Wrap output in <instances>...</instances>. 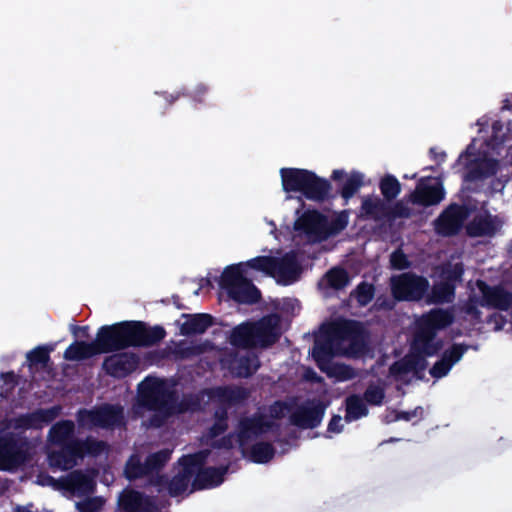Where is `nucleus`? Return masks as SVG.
<instances>
[{
	"label": "nucleus",
	"mask_w": 512,
	"mask_h": 512,
	"mask_svg": "<svg viewBox=\"0 0 512 512\" xmlns=\"http://www.w3.org/2000/svg\"><path fill=\"white\" fill-rule=\"evenodd\" d=\"M274 425L273 421L267 420L266 416L246 418L239 424L238 442L245 453L247 445L254 437L268 431Z\"/></svg>",
	"instance_id": "6ab92c4d"
},
{
	"label": "nucleus",
	"mask_w": 512,
	"mask_h": 512,
	"mask_svg": "<svg viewBox=\"0 0 512 512\" xmlns=\"http://www.w3.org/2000/svg\"><path fill=\"white\" fill-rule=\"evenodd\" d=\"M348 224V216L342 213L336 217L332 226L327 228L325 220L315 211L304 213L295 222L297 236L302 237L307 242H317L325 239L331 234H336L343 230Z\"/></svg>",
	"instance_id": "6e6552de"
},
{
	"label": "nucleus",
	"mask_w": 512,
	"mask_h": 512,
	"mask_svg": "<svg viewBox=\"0 0 512 512\" xmlns=\"http://www.w3.org/2000/svg\"><path fill=\"white\" fill-rule=\"evenodd\" d=\"M198 454H201L202 457H200L198 469L195 473L196 476L193 482V489L211 488L222 483L226 468L201 470L200 466L206 457V453L199 452Z\"/></svg>",
	"instance_id": "5701e85b"
},
{
	"label": "nucleus",
	"mask_w": 512,
	"mask_h": 512,
	"mask_svg": "<svg viewBox=\"0 0 512 512\" xmlns=\"http://www.w3.org/2000/svg\"><path fill=\"white\" fill-rule=\"evenodd\" d=\"M462 273L463 267L459 262L450 263L442 268L440 281L433 287L432 293L429 295V302H450L454 296V285L460 280Z\"/></svg>",
	"instance_id": "9b49d317"
},
{
	"label": "nucleus",
	"mask_w": 512,
	"mask_h": 512,
	"mask_svg": "<svg viewBox=\"0 0 512 512\" xmlns=\"http://www.w3.org/2000/svg\"><path fill=\"white\" fill-rule=\"evenodd\" d=\"M66 487L74 496H83L92 493L95 489V482L92 476L75 471L62 479Z\"/></svg>",
	"instance_id": "a878e982"
},
{
	"label": "nucleus",
	"mask_w": 512,
	"mask_h": 512,
	"mask_svg": "<svg viewBox=\"0 0 512 512\" xmlns=\"http://www.w3.org/2000/svg\"><path fill=\"white\" fill-rule=\"evenodd\" d=\"M286 411V407L281 403H275L270 407V417L272 418H280L284 416Z\"/></svg>",
	"instance_id": "49530a36"
},
{
	"label": "nucleus",
	"mask_w": 512,
	"mask_h": 512,
	"mask_svg": "<svg viewBox=\"0 0 512 512\" xmlns=\"http://www.w3.org/2000/svg\"><path fill=\"white\" fill-rule=\"evenodd\" d=\"M341 422L342 418L340 416H335L329 423L328 430L332 432H340L341 431Z\"/></svg>",
	"instance_id": "09e8293b"
},
{
	"label": "nucleus",
	"mask_w": 512,
	"mask_h": 512,
	"mask_svg": "<svg viewBox=\"0 0 512 512\" xmlns=\"http://www.w3.org/2000/svg\"><path fill=\"white\" fill-rule=\"evenodd\" d=\"M281 334L280 318L270 315L255 324H241L231 334L230 342L237 347H266Z\"/></svg>",
	"instance_id": "0eeeda50"
},
{
	"label": "nucleus",
	"mask_w": 512,
	"mask_h": 512,
	"mask_svg": "<svg viewBox=\"0 0 512 512\" xmlns=\"http://www.w3.org/2000/svg\"><path fill=\"white\" fill-rule=\"evenodd\" d=\"M422 412V410L419 408V409H416L412 412H403L398 418H401V419H405V420H410L412 419L413 417L416 416L417 412Z\"/></svg>",
	"instance_id": "3c124183"
},
{
	"label": "nucleus",
	"mask_w": 512,
	"mask_h": 512,
	"mask_svg": "<svg viewBox=\"0 0 512 512\" xmlns=\"http://www.w3.org/2000/svg\"><path fill=\"white\" fill-rule=\"evenodd\" d=\"M27 357L32 364H44L49 359L48 352L40 347L32 350Z\"/></svg>",
	"instance_id": "79ce46f5"
},
{
	"label": "nucleus",
	"mask_w": 512,
	"mask_h": 512,
	"mask_svg": "<svg viewBox=\"0 0 512 512\" xmlns=\"http://www.w3.org/2000/svg\"><path fill=\"white\" fill-rule=\"evenodd\" d=\"M169 458L170 452L168 450H163L150 455L147 458L145 465H142L138 455H133L126 464L125 475L129 479L141 477L164 465Z\"/></svg>",
	"instance_id": "f3484780"
},
{
	"label": "nucleus",
	"mask_w": 512,
	"mask_h": 512,
	"mask_svg": "<svg viewBox=\"0 0 512 512\" xmlns=\"http://www.w3.org/2000/svg\"><path fill=\"white\" fill-rule=\"evenodd\" d=\"M0 458L12 465H19L25 461L26 455L22 448L19 451H14V448L8 445L5 439H0Z\"/></svg>",
	"instance_id": "473e14b6"
},
{
	"label": "nucleus",
	"mask_w": 512,
	"mask_h": 512,
	"mask_svg": "<svg viewBox=\"0 0 512 512\" xmlns=\"http://www.w3.org/2000/svg\"><path fill=\"white\" fill-rule=\"evenodd\" d=\"M502 220L485 210L478 211L467 225V233L473 237L492 236L502 226Z\"/></svg>",
	"instance_id": "a211bd4d"
},
{
	"label": "nucleus",
	"mask_w": 512,
	"mask_h": 512,
	"mask_svg": "<svg viewBox=\"0 0 512 512\" xmlns=\"http://www.w3.org/2000/svg\"><path fill=\"white\" fill-rule=\"evenodd\" d=\"M133 410L136 415L146 419L144 424L159 426L175 410L168 384L164 380L147 377L138 386Z\"/></svg>",
	"instance_id": "423d86ee"
},
{
	"label": "nucleus",
	"mask_w": 512,
	"mask_h": 512,
	"mask_svg": "<svg viewBox=\"0 0 512 512\" xmlns=\"http://www.w3.org/2000/svg\"><path fill=\"white\" fill-rule=\"evenodd\" d=\"M138 365V358L133 353H117L107 357L103 363L105 371L115 377H124L133 372Z\"/></svg>",
	"instance_id": "aec40b11"
},
{
	"label": "nucleus",
	"mask_w": 512,
	"mask_h": 512,
	"mask_svg": "<svg viewBox=\"0 0 512 512\" xmlns=\"http://www.w3.org/2000/svg\"><path fill=\"white\" fill-rule=\"evenodd\" d=\"M412 212L404 202H398L393 209V217H409Z\"/></svg>",
	"instance_id": "c03bdc74"
},
{
	"label": "nucleus",
	"mask_w": 512,
	"mask_h": 512,
	"mask_svg": "<svg viewBox=\"0 0 512 512\" xmlns=\"http://www.w3.org/2000/svg\"><path fill=\"white\" fill-rule=\"evenodd\" d=\"M383 397V390L376 386L369 387L365 392V399L371 404H380Z\"/></svg>",
	"instance_id": "a19ab883"
},
{
	"label": "nucleus",
	"mask_w": 512,
	"mask_h": 512,
	"mask_svg": "<svg viewBox=\"0 0 512 512\" xmlns=\"http://www.w3.org/2000/svg\"><path fill=\"white\" fill-rule=\"evenodd\" d=\"M212 324V318L208 314H199L188 317L185 322L182 323L180 331L183 335L201 334L210 327Z\"/></svg>",
	"instance_id": "7c9ffc66"
},
{
	"label": "nucleus",
	"mask_w": 512,
	"mask_h": 512,
	"mask_svg": "<svg viewBox=\"0 0 512 512\" xmlns=\"http://www.w3.org/2000/svg\"><path fill=\"white\" fill-rule=\"evenodd\" d=\"M274 451L269 444L258 443L252 446L250 458L257 463H265L273 457Z\"/></svg>",
	"instance_id": "c9c22d12"
},
{
	"label": "nucleus",
	"mask_w": 512,
	"mask_h": 512,
	"mask_svg": "<svg viewBox=\"0 0 512 512\" xmlns=\"http://www.w3.org/2000/svg\"><path fill=\"white\" fill-rule=\"evenodd\" d=\"M36 482L42 486L58 487V481L48 475H39Z\"/></svg>",
	"instance_id": "de8ad7c7"
},
{
	"label": "nucleus",
	"mask_w": 512,
	"mask_h": 512,
	"mask_svg": "<svg viewBox=\"0 0 512 512\" xmlns=\"http://www.w3.org/2000/svg\"><path fill=\"white\" fill-rule=\"evenodd\" d=\"M445 197L443 184L438 179L422 178L409 195V202L420 206L438 205Z\"/></svg>",
	"instance_id": "4468645a"
},
{
	"label": "nucleus",
	"mask_w": 512,
	"mask_h": 512,
	"mask_svg": "<svg viewBox=\"0 0 512 512\" xmlns=\"http://www.w3.org/2000/svg\"><path fill=\"white\" fill-rule=\"evenodd\" d=\"M141 332L135 330L134 323H120L102 327L96 336V344L100 353H107L136 346L141 342Z\"/></svg>",
	"instance_id": "9d476101"
},
{
	"label": "nucleus",
	"mask_w": 512,
	"mask_h": 512,
	"mask_svg": "<svg viewBox=\"0 0 512 512\" xmlns=\"http://www.w3.org/2000/svg\"><path fill=\"white\" fill-rule=\"evenodd\" d=\"M119 506L125 512H156L155 506L148 498L138 492L125 490L119 497Z\"/></svg>",
	"instance_id": "393cba45"
},
{
	"label": "nucleus",
	"mask_w": 512,
	"mask_h": 512,
	"mask_svg": "<svg viewBox=\"0 0 512 512\" xmlns=\"http://www.w3.org/2000/svg\"><path fill=\"white\" fill-rule=\"evenodd\" d=\"M346 419L356 420L367 414V408L358 396H351L346 401Z\"/></svg>",
	"instance_id": "f704fd0d"
},
{
	"label": "nucleus",
	"mask_w": 512,
	"mask_h": 512,
	"mask_svg": "<svg viewBox=\"0 0 512 512\" xmlns=\"http://www.w3.org/2000/svg\"><path fill=\"white\" fill-rule=\"evenodd\" d=\"M134 328L135 330L141 332V342L135 343L136 346L150 345L161 340L165 336V331L161 327L146 329L140 323H134Z\"/></svg>",
	"instance_id": "2f4dec72"
},
{
	"label": "nucleus",
	"mask_w": 512,
	"mask_h": 512,
	"mask_svg": "<svg viewBox=\"0 0 512 512\" xmlns=\"http://www.w3.org/2000/svg\"><path fill=\"white\" fill-rule=\"evenodd\" d=\"M510 132L508 124L495 121L488 139L482 137L472 141L457 163V166H464L467 169L465 179L473 180L495 174L499 166L498 158L503 151L510 152L512 159V147L506 149L504 146V143L511 138Z\"/></svg>",
	"instance_id": "20e7f679"
},
{
	"label": "nucleus",
	"mask_w": 512,
	"mask_h": 512,
	"mask_svg": "<svg viewBox=\"0 0 512 512\" xmlns=\"http://www.w3.org/2000/svg\"><path fill=\"white\" fill-rule=\"evenodd\" d=\"M465 351L466 348L464 346L453 345L449 350L445 351L442 359L431 368L430 374L435 378L445 376L451 367L461 359Z\"/></svg>",
	"instance_id": "bb28decb"
},
{
	"label": "nucleus",
	"mask_w": 512,
	"mask_h": 512,
	"mask_svg": "<svg viewBox=\"0 0 512 512\" xmlns=\"http://www.w3.org/2000/svg\"><path fill=\"white\" fill-rule=\"evenodd\" d=\"M247 268L270 275L282 284L295 281L300 273L294 253H289L280 260L263 256L228 267L222 275V285L234 300L241 303H253L259 298L258 290L244 276Z\"/></svg>",
	"instance_id": "f257e3e1"
},
{
	"label": "nucleus",
	"mask_w": 512,
	"mask_h": 512,
	"mask_svg": "<svg viewBox=\"0 0 512 512\" xmlns=\"http://www.w3.org/2000/svg\"><path fill=\"white\" fill-rule=\"evenodd\" d=\"M281 178L286 192L299 191L313 200L322 199L327 192V183L307 170L283 168Z\"/></svg>",
	"instance_id": "1a4fd4ad"
},
{
	"label": "nucleus",
	"mask_w": 512,
	"mask_h": 512,
	"mask_svg": "<svg viewBox=\"0 0 512 512\" xmlns=\"http://www.w3.org/2000/svg\"><path fill=\"white\" fill-rule=\"evenodd\" d=\"M222 362L232 374L239 377H247L254 373L259 367V361L256 355L246 350L238 352L234 358L224 359Z\"/></svg>",
	"instance_id": "412c9836"
},
{
	"label": "nucleus",
	"mask_w": 512,
	"mask_h": 512,
	"mask_svg": "<svg viewBox=\"0 0 512 512\" xmlns=\"http://www.w3.org/2000/svg\"><path fill=\"white\" fill-rule=\"evenodd\" d=\"M344 175L343 171H334L333 177L334 179H340Z\"/></svg>",
	"instance_id": "603ef678"
},
{
	"label": "nucleus",
	"mask_w": 512,
	"mask_h": 512,
	"mask_svg": "<svg viewBox=\"0 0 512 512\" xmlns=\"http://www.w3.org/2000/svg\"><path fill=\"white\" fill-rule=\"evenodd\" d=\"M217 395L225 400L232 401L234 399V390L231 389H217Z\"/></svg>",
	"instance_id": "8fccbe9b"
},
{
	"label": "nucleus",
	"mask_w": 512,
	"mask_h": 512,
	"mask_svg": "<svg viewBox=\"0 0 512 512\" xmlns=\"http://www.w3.org/2000/svg\"><path fill=\"white\" fill-rule=\"evenodd\" d=\"M365 342L359 333V326L352 322L335 324L327 344H323L321 337H317L312 355L319 368L329 377L337 381H346L355 376V372L347 365L331 362L333 355H346L358 357L363 354Z\"/></svg>",
	"instance_id": "7ed1b4c3"
},
{
	"label": "nucleus",
	"mask_w": 512,
	"mask_h": 512,
	"mask_svg": "<svg viewBox=\"0 0 512 512\" xmlns=\"http://www.w3.org/2000/svg\"><path fill=\"white\" fill-rule=\"evenodd\" d=\"M217 417H218V420L215 423V425L213 426V428L211 429V437L217 436L219 433L223 432L227 427V425L225 424L224 413H222L221 415H219Z\"/></svg>",
	"instance_id": "a18cd8bd"
},
{
	"label": "nucleus",
	"mask_w": 512,
	"mask_h": 512,
	"mask_svg": "<svg viewBox=\"0 0 512 512\" xmlns=\"http://www.w3.org/2000/svg\"><path fill=\"white\" fill-rule=\"evenodd\" d=\"M477 286L483 295V304L498 308L508 309L512 304V294L502 287H488L484 282H477Z\"/></svg>",
	"instance_id": "4be33fe9"
},
{
	"label": "nucleus",
	"mask_w": 512,
	"mask_h": 512,
	"mask_svg": "<svg viewBox=\"0 0 512 512\" xmlns=\"http://www.w3.org/2000/svg\"><path fill=\"white\" fill-rule=\"evenodd\" d=\"M469 214L466 207L451 205L435 221V230L445 236L455 234Z\"/></svg>",
	"instance_id": "dca6fc26"
},
{
	"label": "nucleus",
	"mask_w": 512,
	"mask_h": 512,
	"mask_svg": "<svg viewBox=\"0 0 512 512\" xmlns=\"http://www.w3.org/2000/svg\"><path fill=\"white\" fill-rule=\"evenodd\" d=\"M388 214L386 204L378 197L366 196L362 199L360 215L362 217L381 220Z\"/></svg>",
	"instance_id": "c85d7f7f"
},
{
	"label": "nucleus",
	"mask_w": 512,
	"mask_h": 512,
	"mask_svg": "<svg viewBox=\"0 0 512 512\" xmlns=\"http://www.w3.org/2000/svg\"><path fill=\"white\" fill-rule=\"evenodd\" d=\"M74 424L71 421H62L55 424L49 433V440L52 444L62 447L59 452L49 453V465L52 468L68 470L74 467L77 459L84 455H98L106 450L101 441L87 439L85 442L72 440Z\"/></svg>",
	"instance_id": "39448f33"
},
{
	"label": "nucleus",
	"mask_w": 512,
	"mask_h": 512,
	"mask_svg": "<svg viewBox=\"0 0 512 512\" xmlns=\"http://www.w3.org/2000/svg\"><path fill=\"white\" fill-rule=\"evenodd\" d=\"M200 457H202L201 454H194L180 460L178 473L168 484V491L171 495L177 496L193 490H189V486L198 469Z\"/></svg>",
	"instance_id": "2eb2a0df"
},
{
	"label": "nucleus",
	"mask_w": 512,
	"mask_h": 512,
	"mask_svg": "<svg viewBox=\"0 0 512 512\" xmlns=\"http://www.w3.org/2000/svg\"><path fill=\"white\" fill-rule=\"evenodd\" d=\"M453 320L454 316L448 310L436 309L424 315L413 343V350L418 355H408L395 363L390 368V377L403 384L418 378L419 373L424 371L427 366L424 357L434 355L442 347L439 341H434L436 332L451 325Z\"/></svg>",
	"instance_id": "f03ea898"
},
{
	"label": "nucleus",
	"mask_w": 512,
	"mask_h": 512,
	"mask_svg": "<svg viewBox=\"0 0 512 512\" xmlns=\"http://www.w3.org/2000/svg\"><path fill=\"white\" fill-rule=\"evenodd\" d=\"M392 292L399 300H418L426 292L429 284L422 277L402 274L391 279Z\"/></svg>",
	"instance_id": "ddd939ff"
},
{
	"label": "nucleus",
	"mask_w": 512,
	"mask_h": 512,
	"mask_svg": "<svg viewBox=\"0 0 512 512\" xmlns=\"http://www.w3.org/2000/svg\"><path fill=\"white\" fill-rule=\"evenodd\" d=\"M364 176L361 173L353 172L346 176L342 185V196L345 199L351 198L363 185Z\"/></svg>",
	"instance_id": "72a5a7b5"
},
{
	"label": "nucleus",
	"mask_w": 512,
	"mask_h": 512,
	"mask_svg": "<svg viewBox=\"0 0 512 512\" xmlns=\"http://www.w3.org/2000/svg\"><path fill=\"white\" fill-rule=\"evenodd\" d=\"M59 411V407L39 410L30 415L19 418L17 420V426L23 428H40L55 419L59 415Z\"/></svg>",
	"instance_id": "cd10ccee"
},
{
	"label": "nucleus",
	"mask_w": 512,
	"mask_h": 512,
	"mask_svg": "<svg viewBox=\"0 0 512 512\" xmlns=\"http://www.w3.org/2000/svg\"><path fill=\"white\" fill-rule=\"evenodd\" d=\"M123 418L122 408L117 406H103L96 410L81 411L78 423L82 428L109 427L118 425Z\"/></svg>",
	"instance_id": "f8f14e48"
},
{
	"label": "nucleus",
	"mask_w": 512,
	"mask_h": 512,
	"mask_svg": "<svg viewBox=\"0 0 512 512\" xmlns=\"http://www.w3.org/2000/svg\"><path fill=\"white\" fill-rule=\"evenodd\" d=\"M380 189L385 198L393 199L400 193L401 187L398 180L389 175L381 180Z\"/></svg>",
	"instance_id": "e433bc0d"
},
{
	"label": "nucleus",
	"mask_w": 512,
	"mask_h": 512,
	"mask_svg": "<svg viewBox=\"0 0 512 512\" xmlns=\"http://www.w3.org/2000/svg\"><path fill=\"white\" fill-rule=\"evenodd\" d=\"M485 124H486V121H483V120H479V121H478V125H479V126H483V125H485Z\"/></svg>",
	"instance_id": "864d4df0"
},
{
	"label": "nucleus",
	"mask_w": 512,
	"mask_h": 512,
	"mask_svg": "<svg viewBox=\"0 0 512 512\" xmlns=\"http://www.w3.org/2000/svg\"><path fill=\"white\" fill-rule=\"evenodd\" d=\"M105 500L102 497H91L75 503L78 512H99L103 508Z\"/></svg>",
	"instance_id": "4c0bfd02"
},
{
	"label": "nucleus",
	"mask_w": 512,
	"mask_h": 512,
	"mask_svg": "<svg viewBox=\"0 0 512 512\" xmlns=\"http://www.w3.org/2000/svg\"><path fill=\"white\" fill-rule=\"evenodd\" d=\"M326 279L328 284L335 289H341L345 287L349 282L347 273L344 270L338 268L330 270L326 274Z\"/></svg>",
	"instance_id": "58836bf2"
},
{
	"label": "nucleus",
	"mask_w": 512,
	"mask_h": 512,
	"mask_svg": "<svg viewBox=\"0 0 512 512\" xmlns=\"http://www.w3.org/2000/svg\"><path fill=\"white\" fill-rule=\"evenodd\" d=\"M391 264L396 269H404L408 266L406 256L401 251H395L390 258Z\"/></svg>",
	"instance_id": "37998d69"
},
{
	"label": "nucleus",
	"mask_w": 512,
	"mask_h": 512,
	"mask_svg": "<svg viewBox=\"0 0 512 512\" xmlns=\"http://www.w3.org/2000/svg\"><path fill=\"white\" fill-rule=\"evenodd\" d=\"M100 354L96 341L92 343L75 342L64 353V358L69 361H79Z\"/></svg>",
	"instance_id": "c756f323"
},
{
	"label": "nucleus",
	"mask_w": 512,
	"mask_h": 512,
	"mask_svg": "<svg viewBox=\"0 0 512 512\" xmlns=\"http://www.w3.org/2000/svg\"><path fill=\"white\" fill-rule=\"evenodd\" d=\"M355 297L362 306L368 304L373 298V287L369 284H361L358 286Z\"/></svg>",
	"instance_id": "ea45409f"
},
{
	"label": "nucleus",
	"mask_w": 512,
	"mask_h": 512,
	"mask_svg": "<svg viewBox=\"0 0 512 512\" xmlns=\"http://www.w3.org/2000/svg\"><path fill=\"white\" fill-rule=\"evenodd\" d=\"M323 413L324 409L320 404L308 403L294 413L292 421L302 428H313L321 422Z\"/></svg>",
	"instance_id": "b1692460"
}]
</instances>
